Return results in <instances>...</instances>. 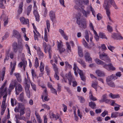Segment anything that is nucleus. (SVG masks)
I'll return each mask as SVG.
<instances>
[{
  "instance_id": "nucleus-60",
  "label": "nucleus",
  "mask_w": 123,
  "mask_h": 123,
  "mask_svg": "<svg viewBox=\"0 0 123 123\" xmlns=\"http://www.w3.org/2000/svg\"><path fill=\"white\" fill-rule=\"evenodd\" d=\"M5 103H3L2 102L1 105V110H5L6 106L5 105Z\"/></svg>"
},
{
  "instance_id": "nucleus-49",
  "label": "nucleus",
  "mask_w": 123,
  "mask_h": 123,
  "mask_svg": "<svg viewBox=\"0 0 123 123\" xmlns=\"http://www.w3.org/2000/svg\"><path fill=\"white\" fill-rule=\"evenodd\" d=\"M66 46H67V48L68 50H69L70 51L71 50V48L70 45L69 43L68 42L66 43Z\"/></svg>"
},
{
  "instance_id": "nucleus-26",
  "label": "nucleus",
  "mask_w": 123,
  "mask_h": 123,
  "mask_svg": "<svg viewBox=\"0 0 123 123\" xmlns=\"http://www.w3.org/2000/svg\"><path fill=\"white\" fill-rule=\"evenodd\" d=\"M78 53L79 56L81 57H82L83 55L82 53V49L80 46H78Z\"/></svg>"
},
{
  "instance_id": "nucleus-8",
  "label": "nucleus",
  "mask_w": 123,
  "mask_h": 123,
  "mask_svg": "<svg viewBox=\"0 0 123 123\" xmlns=\"http://www.w3.org/2000/svg\"><path fill=\"white\" fill-rule=\"evenodd\" d=\"M14 55V53L13 52H10V49H8L6 52V57L4 59V62L6 60H8L9 57L11 59H12L13 58Z\"/></svg>"
},
{
  "instance_id": "nucleus-47",
  "label": "nucleus",
  "mask_w": 123,
  "mask_h": 123,
  "mask_svg": "<svg viewBox=\"0 0 123 123\" xmlns=\"http://www.w3.org/2000/svg\"><path fill=\"white\" fill-rule=\"evenodd\" d=\"M46 25L48 31L49 32V30L50 27V25L49 21V20H46Z\"/></svg>"
},
{
  "instance_id": "nucleus-59",
  "label": "nucleus",
  "mask_w": 123,
  "mask_h": 123,
  "mask_svg": "<svg viewBox=\"0 0 123 123\" xmlns=\"http://www.w3.org/2000/svg\"><path fill=\"white\" fill-rule=\"evenodd\" d=\"M42 107L44 108H45L47 110H49L50 109V107L48 105L46 104H43L42 105Z\"/></svg>"
},
{
  "instance_id": "nucleus-24",
  "label": "nucleus",
  "mask_w": 123,
  "mask_h": 123,
  "mask_svg": "<svg viewBox=\"0 0 123 123\" xmlns=\"http://www.w3.org/2000/svg\"><path fill=\"white\" fill-rule=\"evenodd\" d=\"M96 73L99 76H105V73L103 71L99 70H97L96 71Z\"/></svg>"
},
{
  "instance_id": "nucleus-39",
  "label": "nucleus",
  "mask_w": 123,
  "mask_h": 123,
  "mask_svg": "<svg viewBox=\"0 0 123 123\" xmlns=\"http://www.w3.org/2000/svg\"><path fill=\"white\" fill-rule=\"evenodd\" d=\"M85 38L87 42H89V36L88 31L87 30H86L85 31Z\"/></svg>"
},
{
  "instance_id": "nucleus-53",
  "label": "nucleus",
  "mask_w": 123,
  "mask_h": 123,
  "mask_svg": "<svg viewBox=\"0 0 123 123\" xmlns=\"http://www.w3.org/2000/svg\"><path fill=\"white\" fill-rule=\"evenodd\" d=\"M9 35V33L8 32H6L4 36L2 37L3 40H5L7 38Z\"/></svg>"
},
{
  "instance_id": "nucleus-46",
  "label": "nucleus",
  "mask_w": 123,
  "mask_h": 123,
  "mask_svg": "<svg viewBox=\"0 0 123 123\" xmlns=\"http://www.w3.org/2000/svg\"><path fill=\"white\" fill-rule=\"evenodd\" d=\"M39 65L38 60V58L36 57L35 61V68H37Z\"/></svg>"
},
{
  "instance_id": "nucleus-38",
  "label": "nucleus",
  "mask_w": 123,
  "mask_h": 123,
  "mask_svg": "<svg viewBox=\"0 0 123 123\" xmlns=\"http://www.w3.org/2000/svg\"><path fill=\"white\" fill-rule=\"evenodd\" d=\"M65 77L68 80H71L72 79V74L71 72H69L68 74H66Z\"/></svg>"
},
{
  "instance_id": "nucleus-25",
  "label": "nucleus",
  "mask_w": 123,
  "mask_h": 123,
  "mask_svg": "<svg viewBox=\"0 0 123 123\" xmlns=\"http://www.w3.org/2000/svg\"><path fill=\"white\" fill-rule=\"evenodd\" d=\"M49 16L51 20L53 22L55 18V13L52 10L50 11L49 12Z\"/></svg>"
},
{
  "instance_id": "nucleus-64",
  "label": "nucleus",
  "mask_w": 123,
  "mask_h": 123,
  "mask_svg": "<svg viewBox=\"0 0 123 123\" xmlns=\"http://www.w3.org/2000/svg\"><path fill=\"white\" fill-rule=\"evenodd\" d=\"M23 45L22 43L19 44L18 46V49L20 50H22L23 49Z\"/></svg>"
},
{
  "instance_id": "nucleus-56",
  "label": "nucleus",
  "mask_w": 123,
  "mask_h": 123,
  "mask_svg": "<svg viewBox=\"0 0 123 123\" xmlns=\"http://www.w3.org/2000/svg\"><path fill=\"white\" fill-rule=\"evenodd\" d=\"M31 73L33 78H35L36 76V75L35 70L33 69H32L31 70Z\"/></svg>"
},
{
  "instance_id": "nucleus-4",
  "label": "nucleus",
  "mask_w": 123,
  "mask_h": 123,
  "mask_svg": "<svg viewBox=\"0 0 123 123\" xmlns=\"http://www.w3.org/2000/svg\"><path fill=\"white\" fill-rule=\"evenodd\" d=\"M77 19V23L78 24L80 25L81 27L85 28L86 27V23L85 21H82V18L81 16L79 14H78L76 17Z\"/></svg>"
},
{
  "instance_id": "nucleus-15",
  "label": "nucleus",
  "mask_w": 123,
  "mask_h": 123,
  "mask_svg": "<svg viewBox=\"0 0 123 123\" xmlns=\"http://www.w3.org/2000/svg\"><path fill=\"white\" fill-rule=\"evenodd\" d=\"M16 62L14 61L13 62V63L12 62L10 63V67L11 68V71L10 72V74L12 75V74L14 71V70L16 64Z\"/></svg>"
},
{
  "instance_id": "nucleus-9",
  "label": "nucleus",
  "mask_w": 123,
  "mask_h": 123,
  "mask_svg": "<svg viewBox=\"0 0 123 123\" xmlns=\"http://www.w3.org/2000/svg\"><path fill=\"white\" fill-rule=\"evenodd\" d=\"M99 57L102 60H103L106 62H110V59L109 57L107 56V55L104 52L100 53V52Z\"/></svg>"
},
{
  "instance_id": "nucleus-31",
  "label": "nucleus",
  "mask_w": 123,
  "mask_h": 123,
  "mask_svg": "<svg viewBox=\"0 0 123 123\" xmlns=\"http://www.w3.org/2000/svg\"><path fill=\"white\" fill-rule=\"evenodd\" d=\"M109 97L113 99L119 98L120 97L119 95V94H114L111 93H110L109 95Z\"/></svg>"
},
{
  "instance_id": "nucleus-62",
  "label": "nucleus",
  "mask_w": 123,
  "mask_h": 123,
  "mask_svg": "<svg viewBox=\"0 0 123 123\" xmlns=\"http://www.w3.org/2000/svg\"><path fill=\"white\" fill-rule=\"evenodd\" d=\"M110 7L111 6V5H112L113 7H114L116 9H118V7L117 6V5L115 4V2L114 1L113 2V3H111L110 4Z\"/></svg>"
},
{
  "instance_id": "nucleus-32",
  "label": "nucleus",
  "mask_w": 123,
  "mask_h": 123,
  "mask_svg": "<svg viewBox=\"0 0 123 123\" xmlns=\"http://www.w3.org/2000/svg\"><path fill=\"white\" fill-rule=\"evenodd\" d=\"M88 9H89V10L92 12L93 16L94 17H95L96 15L94 9L91 6V5L88 6Z\"/></svg>"
},
{
  "instance_id": "nucleus-35",
  "label": "nucleus",
  "mask_w": 123,
  "mask_h": 123,
  "mask_svg": "<svg viewBox=\"0 0 123 123\" xmlns=\"http://www.w3.org/2000/svg\"><path fill=\"white\" fill-rule=\"evenodd\" d=\"M6 2V0H0V8H4V5Z\"/></svg>"
},
{
  "instance_id": "nucleus-17",
  "label": "nucleus",
  "mask_w": 123,
  "mask_h": 123,
  "mask_svg": "<svg viewBox=\"0 0 123 123\" xmlns=\"http://www.w3.org/2000/svg\"><path fill=\"white\" fill-rule=\"evenodd\" d=\"M21 22L24 25H29V20L28 19H25L24 17H21L20 18Z\"/></svg>"
},
{
  "instance_id": "nucleus-23",
  "label": "nucleus",
  "mask_w": 123,
  "mask_h": 123,
  "mask_svg": "<svg viewBox=\"0 0 123 123\" xmlns=\"http://www.w3.org/2000/svg\"><path fill=\"white\" fill-rule=\"evenodd\" d=\"M13 36L19 39L20 38V35L18 32L16 30H14L13 31Z\"/></svg>"
},
{
  "instance_id": "nucleus-61",
  "label": "nucleus",
  "mask_w": 123,
  "mask_h": 123,
  "mask_svg": "<svg viewBox=\"0 0 123 123\" xmlns=\"http://www.w3.org/2000/svg\"><path fill=\"white\" fill-rule=\"evenodd\" d=\"M52 116L53 117V118L55 120H57L59 118V117L57 115H55L54 114H52Z\"/></svg>"
},
{
  "instance_id": "nucleus-20",
  "label": "nucleus",
  "mask_w": 123,
  "mask_h": 123,
  "mask_svg": "<svg viewBox=\"0 0 123 123\" xmlns=\"http://www.w3.org/2000/svg\"><path fill=\"white\" fill-rule=\"evenodd\" d=\"M27 65V62L26 61H23L19 63L18 65L19 67L21 68L22 66L23 67L24 70L25 71V67Z\"/></svg>"
},
{
  "instance_id": "nucleus-52",
  "label": "nucleus",
  "mask_w": 123,
  "mask_h": 123,
  "mask_svg": "<svg viewBox=\"0 0 123 123\" xmlns=\"http://www.w3.org/2000/svg\"><path fill=\"white\" fill-rule=\"evenodd\" d=\"M99 37L102 38H105L107 39V38L106 37L104 33H100L99 34Z\"/></svg>"
},
{
  "instance_id": "nucleus-50",
  "label": "nucleus",
  "mask_w": 123,
  "mask_h": 123,
  "mask_svg": "<svg viewBox=\"0 0 123 123\" xmlns=\"http://www.w3.org/2000/svg\"><path fill=\"white\" fill-rule=\"evenodd\" d=\"M97 86L98 83H92V87L94 88L96 91H97V87H98Z\"/></svg>"
},
{
  "instance_id": "nucleus-29",
  "label": "nucleus",
  "mask_w": 123,
  "mask_h": 123,
  "mask_svg": "<svg viewBox=\"0 0 123 123\" xmlns=\"http://www.w3.org/2000/svg\"><path fill=\"white\" fill-rule=\"evenodd\" d=\"M15 90H18V91L21 92L22 91L23 87L20 84H18L15 88Z\"/></svg>"
},
{
  "instance_id": "nucleus-41",
  "label": "nucleus",
  "mask_w": 123,
  "mask_h": 123,
  "mask_svg": "<svg viewBox=\"0 0 123 123\" xmlns=\"http://www.w3.org/2000/svg\"><path fill=\"white\" fill-rule=\"evenodd\" d=\"M119 113L117 112H114L111 114V117L112 118H116L119 116Z\"/></svg>"
},
{
  "instance_id": "nucleus-37",
  "label": "nucleus",
  "mask_w": 123,
  "mask_h": 123,
  "mask_svg": "<svg viewBox=\"0 0 123 123\" xmlns=\"http://www.w3.org/2000/svg\"><path fill=\"white\" fill-rule=\"evenodd\" d=\"M1 74L2 76L1 77V80L3 81L4 79V77L6 71V68L5 67H3L2 69Z\"/></svg>"
},
{
  "instance_id": "nucleus-36",
  "label": "nucleus",
  "mask_w": 123,
  "mask_h": 123,
  "mask_svg": "<svg viewBox=\"0 0 123 123\" xmlns=\"http://www.w3.org/2000/svg\"><path fill=\"white\" fill-rule=\"evenodd\" d=\"M89 105L93 109H94L96 108V105L93 102H89Z\"/></svg>"
},
{
  "instance_id": "nucleus-48",
  "label": "nucleus",
  "mask_w": 123,
  "mask_h": 123,
  "mask_svg": "<svg viewBox=\"0 0 123 123\" xmlns=\"http://www.w3.org/2000/svg\"><path fill=\"white\" fill-rule=\"evenodd\" d=\"M108 49L111 51L113 52L115 49V47L113 46L109 45L107 46Z\"/></svg>"
},
{
  "instance_id": "nucleus-54",
  "label": "nucleus",
  "mask_w": 123,
  "mask_h": 123,
  "mask_svg": "<svg viewBox=\"0 0 123 123\" xmlns=\"http://www.w3.org/2000/svg\"><path fill=\"white\" fill-rule=\"evenodd\" d=\"M53 66L54 70L55 71V73H57L58 72V68L56 66V65L55 63H54L53 64Z\"/></svg>"
},
{
  "instance_id": "nucleus-18",
  "label": "nucleus",
  "mask_w": 123,
  "mask_h": 123,
  "mask_svg": "<svg viewBox=\"0 0 123 123\" xmlns=\"http://www.w3.org/2000/svg\"><path fill=\"white\" fill-rule=\"evenodd\" d=\"M13 74L15 76L18 81L19 83L21 82L22 80L20 74L18 73H14Z\"/></svg>"
},
{
  "instance_id": "nucleus-2",
  "label": "nucleus",
  "mask_w": 123,
  "mask_h": 123,
  "mask_svg": "<svg viewBox=\"0 0 123 123\" xmlns=\"http://www.w3.org/2000/svg\"><path fill=\"white\" fill-rule=\"evenodd\" d=\"M73 69L75 75L77 76L78 75V72L79 74L81 80L84 81H85V77L82 71L79 69L76 64L75 63H74V67Z\"/></svg>"
},
{
  "instance_id": "nucleus-30",
  "label": "nucleus",
  "mask_w": 123,
  "mask_h": 123,
  "mask_svg": "<svg viewBox=\"0 0 123 123\" xmlns=\"http://www.w3.org/2000/svg\"><path fill=\"white\" fill-rule=\"evenodd\" d=\"M87 11H85V10H83L82 11V12L84 15L86 17H87L90 14V11L89 10V9L87 7Z\"/></svg>"
},
{
  "instance_id": "nucleus-63",
  "label": "nucleus",
  "mask_w": 123,
  "mask_h": 123,
  "mask_svg": "<svg viewBox=\"0 0 123 123\" xmlns=\"http://www.w3.org/2000/svg\"><path fill=\"white\" fill-rule=\"evenodd\" d=\"M51 92L55 94H57V91L55 89H54L53 88H52L51 89Z\"/></svg>"
},
{
  "instance_id": "nucleus-16",
  "label": "nucleus",
  "mask_w": 123,
  "mask_h": 123,
  "mask_svg": "<svg viewBox=\"0 0 123 123\" xmlns=\"http://www.w3.org/2000/svg\"><path fill=\"white\" fill-rule=\"evenodd\" d=\"M4 18V26L7 25L8 23V17L7 16L4 14H3L1 16L0 18Z\"/></svg>"
},
{
  "instance_id": "nucleus-3",
  "label": "nucleus",
  "mask_w": 123,
  "mask_h": 123,
  "mask_svg": "<svg viewBox=\"0 0 123 123\" xmlns=\"http://www.w3.org/2000/svg\"><path fill=\"white\" fill-rule=\"evenodd\" d=\"M25 90L26 93V95L28 98L30 97V93L29 89L30 88V83L31 82L29 77H27V78L25 79Z\"/></svg>"
},
{
  "instance_id": "nucleus-7",
  "label": "nucleus",
  "mask_w": 123,
  "mask_h": 123,
  "mask_svg": "<svg viewBox=\"0 0 123 123\" xmlns=\"http://www.w3.org/2000/svg\"><path fill=\"white\" fill-rule=\"evenodd\" d=\"M103 6L104 8L106 10V14L109 20H111L110 17V12L109 9V8L110 7V5L109 4H108L107 1L105 0L104 2Z\"/></svg>"
},
{
  "instance_id": "nucleus-43",
  "label": "nucleus",
  "mask_w": 123,
  "mask_h": 123,
  "mask_svg": "<svg viewBox=\"0 0 123 123\" xmlns=\"http://www.w3.org/2000/svg\"><path fill=\"white\" fill-rule=\"evenodd\" d=\"M44 65L43 63L42 62H41L40 63V70L41 72L43 71L44 68Z\"/></svg>"
},
{
  "instance_id": "nucleus-12",
  "label": "nucleus",
  "mask_w": 123,
  "mask_h": 123,
  "mask_svg": "<svg viewBox=\"0 0 123 123\" xmlns=\"http://www.w3.org/2000/svg\"><path fill=\"white\" fill-rule=\"evenodd\" d=\"M25 107H24L22 108L19 111V116L18 117V119L20 120H25V117L23 115L25 114L24 110Z\"/></svg>"
},
{
  "instance_id": "nucleus-51",
  "label": "nucleus",
  "mask_w": 123,
  "mask_h": 123,
  "mask_svg": "<svg viewBox=\"0 0 123 123\" xmlns=\"http://www.w3.org/2000/svg\"><path fill=\"white\" fill-rule=\"evenodd\" d=\"M108 114V112L106 111H104L101 114V116L104 117L106 115Z\"/></svg>"
},
{
  "instance_id": "nucleus-44",
  "label": "nucleus",
  "mask_w": 123,
  "mask_h": 123,
  "mask_svg": "<svg viewBox=\"0 0 123 123\" xmlns=\"http://www.w3.org/2000/svg\"><path fill=\"white\" fill-rule=\"evenodd\" d=\"M31 114V111L29 109H28L26 113V116L27 118L28 119L30 118Z\"/></svg>"
},
{
  "instance_id": "nucleus-40",
  "label": "nucleus",
  "mask_w": 123,
  "mask_h": 123,
  "mask_svg": "<svg viewBox=\"0 0 123 123\" xmlns=\"http://www.w3.org/2000/svg\"><path fill=\"white\" fill-rule=\"evenodd\" d=\"M90 95L89 98L90 100H92L93 101H95L97 100V98L93 96L90 92Z\"/></svg>"
},
{
  "instance_id": "nucleus-42",
  "label": "nucleus",
  "mask_w": 123,
  "mask_h": 123,
  "mask_svg": "<svg viewBox=\"0 0 123 123\" xmlns=\"http://www.w3.org/2000/svg\"><path fill=\"white\" fill-rule=\"evenodd\" d=\"M48 33L46 29H45V35L44 36V40L46 42H48Z\"/></svg>"
},
{
  "instance_id": "nucleus-21",
  "label": "nucleus",
  "mask_w": 123,
  "mask_h": 123,
  "mask_svg": "<svg viewBox=\"0 0 123 123\" xmlns=\"http://www.w3.org/2000/svg\"><path fill=\"white\" fill-rule=\"evenodd\" d=\"M47 90L45 89L44 90L43 92V94L42 96V99H43L44 97V100L45 101H48L49 100L48 98H47Z\"/></svg>"
},
{
  "instance_id": "nucleus-45",
  "label": "nucleus",
  "mask_w": 123,
  "mask_h": 123,
  "mask_svg": "<svg viewBox=\"0 0 123 123\" xmlns=\"http://www.w3.org/2000/svg\"><path fill=\"white\" fill-rule=\"evenodd\" d=\"M25 46L26 49L27 50L28 53L30 55H31L30 48L29 46L27 44H25Z\"/></svg>"
},
{
  "instance_id": "nucleus-33",
  "label": "nucleus",
  "mask_w": 123,
  "mask_h": 123,
  "mask_svg": "<svg viewBox=\"0 0 123 123\" xmlns=\"http://www.w3.org/2000/svg\"><path fill=\"white\" fill-rule=\"evenodd\" d=\"M94 60L96 63L98 64L101 65L103 66L105 64L104 62L97 58H96Z\"/></svg>"
},
{
  "instance_id": "nucleus-6",
  "label": "nucleus",
  "mask_w": 123,
  "mask_h": 123,
  "mask_svg": "<svg viewBox=\"0 0 123 123\" xmlns=\"http://www.w3.org/2000/svg\"><path fill=\"white\" fill-rule=\"evenodd\" d=\"M43 47L44 51L45 53H47L48 51L49 54V57L51 58L52 56V50L50 46V45L47 46L46 43L44 42L43 43Z\"/></svg>"
},
{
  "instance_id": "nucleus-1",
  "label": "nucleus",
  "mask_w": 123,
  "mask_h": 123,
  "mask_svg": "<svg viewBox=\"0 0 123 123\" xmlns=\"http://www.w3.org/2000/svg\"><path fill=\"white\" fill-rule=\"evenodd\" d=\"M17 82L15 79H12L11 81L8 88L7 90V88L0 87V96L3 95L8 93L9 95L11 92L16 86Z\"/></svg>"
},
{
  "instance_id": "nucleus-27",
  "label": "nucleus",
  "mask_w": 123,
  "mask_h": 123,
  "mask_svg": "<svg viewBox=\"0 0 123 123\" xmlns=\"http://www.w3.org/2000/svg\"><path fill=\"white\" fill-rule=\"evenodd\" d=\"M23 6V3L22 2L19 4L18 12L19 14H21L23 11L22 7Z\"/></svg>"
},
{
  "instance_id": "nucleus-14",
  "label": "nucleus",
  "mask_w": 123,
  "mask_h": 123,
  "mask_svg": "<svg viewBox=\"0 0 123 123\" xmlns=\"http://www.w3.org/2000/svg\"><path fill=\"white\" fill-rule=\"evenodd\" d=\"M103 67L108 70H114L116 69V68L113 67L112 64H110L108 65L105 64L103 66Z\"/></svg>"
},
{
  "instance_id": "nucleus-34",
  "label": "nucleus",
  "mask_w": 123,
  "mask_h": 123,
  "mask_svg": "<svg viewBox=\"0 0 123 123\" xmlns=\"http://www.w3.org/2000/svg\"><path fill=\"white\" fill-rule=\"evenodd\" d=\"M77 61L81 64L84 67H85L86 66L85 62L81 59L78 58L77 59Z\"/></svg>"
},
{
  "instance_id": "nucleus-55",
  "label": "nucleus",
  "mask_w": 123,
  "mask_h": 123,
  "mask_svg": "<svg viewBox=\"0 0 123 123\" xmlns=\"http://www.w3.org/2000/svg\"><path fill=\"white\" fill-rule=\"evenodd\" d=\"M65 63L66 67L67 68L70 69L72 68L71 66L69 64L68 62L67 61L65 62Z\"/></svg>"
},
{
  "instance_id": "nucleus-5",
  "label": "nucleus",
  "mask_w": 123,
  "mask_h": 123,
  "mask_svg": "<svg viewBox=\"0 0 123 123\" xmlns=\"http://www.w3.org/2000/svg\"><path fill=\"white\" fill-rule=\"evenodd\" d=\"M117 79V77L114 74H112L110 76H108L106 78V81L107 83L110 86L114 87H115L114 84L113 82L111 81L112 80H115Z\"/></svg>"
},
{
  "instance_id": "nucleus-57",
  "label": "nucleus",
  "mask_w": 123,
  "mask_h": 123,
  "mask_svg": "<svg viewBox=\"0 0 123 123\" xmlns=\"http://www.w3.org/2000/svg\"><path fill=\"white\" fill-rule=\"evenodd\" d=\"M33 32L34 33V36L35 40H38V37H40V36H39L38 35H37L36 32L35 31H33Z\"/></svg>"
},
{
  "instance_id": "nucleus-10",
  "label": "nucleus",
  "mask_w": 123,
  "mask_h": 123,
  "mask_svg": "<svg viewBox=\"0 0 123 123\" xmlns=\"http://www.w3.org/2000/svg\"><path fill=\"white\" fill-rule=\"evenodd\" d=\"M33 8L34 10L33 11V14L35 17L36 20L38 22L39 21V16L37 12V6L35 3H34Z\"/></svg>"
},
{
  "instance_id": "nucleus-58",
  "label": "nucleus",
  "mask_w": 123,
  "mask_h": 123,
  "mask_svg": "<svg viewBox=\"0 0 123 123\" xmlns=\"http://www.w3.org/2000/svg\"><path fill=\"white\" fill-rule=\"evenodd\" d=\"M82 43L84 45V46L86 48H88V47L87 45V44L85 41L84 39H83L82 41Z\"/></svg>"
},
{
  "instance_id": "nucleus-22",
  "label": "nucleus",
  "mask_w": 123,
  "mask_h": 123,
  "mask_svg": "<svg viewBox=\"0 0 123 123\" xmlns=\"http://www.w3.org/2000/svg\"><path fill=\"white\" fill-rule=\"evenodd\" d=\"M12 47L13 51L14 53H16L18 49V45L16 42H14L12 44Z\"/></svg>"
},
{
  "instance_id": "nucleus-13",
  "label": "nucleus",
  "mask_w": 123,
  "mask_h": 123,
  "mask_svg": "<svg viewBox=\"0 0 123 123\" xmlns=\"http://www.w3.org/2000/svg\"><path fill=\"white\" fill-rule=\"evenodd\" d=\"M58 49L60 53H62L65 51V48L63 47V45L62 42H57Z\"/></svg>"
},
{
  "instance_id": "nucleus-19",
  "label": "nucleus",
  "mask_w": 123,
  "mask_h": 123,
  "mask_svg": "<svg viewBox=\"0 0 123 123\" xmlns=\"http://www.w3.org/2000/svg\"><path fill=\"white\" fill-rule=\"evenodd\" d=\"M85 57L86 61H88L89 63H91L92 62V58L91 57L90 54L89 53H86L85 54Z\"/></svg>"
},
{
  "instance_id": "nucleus-11",
  "label": "nucleus",
  "mask_w": 123,
  "mask_h": 123,
  "mask_svg": "<svg viewBox=\"0 0 123 123\" xmlns=\"http://www.w3.org/2000/svg\"><path fill=\"white\" fill-rule=\"evenodd\" d=\"M34 48L35 50H37V54L39 57L41 58H43L44 55L43 53L41 50L40 47L36 46H34Z\"/></svg>"
},
{
  "instance_id": "nucleus-28",
  "label": "nucleus",
  "mask_w": 123,
  "mask_h": 123,
  "mask_svg": "<svg viewBox=\"0 0 123 123\" xmlns=\"http://www.w3.org/2000/svg\"><path fill=\"white\" fill-rule=\"evenodd\" d=\"M32 5H30L27 7L26 12L27 15L28 16L30 13L32 9Z\"/></svg>"
}]
</instances>
